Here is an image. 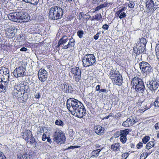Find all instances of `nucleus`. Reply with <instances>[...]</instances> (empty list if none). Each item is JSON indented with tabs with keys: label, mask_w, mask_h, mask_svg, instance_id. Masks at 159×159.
I'll return each mask as SVG.
<instances>
[{
	"label": "nucleus",
	"mask_w": 159,
	"mask_h": 159,
	"mask_svg": "<svg viewBox=\"0 0 159 159\" xmlns=\"http://www.w3.org/2000/svg\"><path fill=\"white\" fill-rule=\"evenodd\" d=\"M9 73V72L8 70H6L5 72H3V74L5 75L4 77L6 78V79H9V75L8 74Z\"/></svg>",
	"instance_id": "nucleus-47"
},
{
	"label": "nucleus",
	"mask_w": 159,
	"mask_h": 159,
	"mask_svg": "<svg viewBox=\"0 0 159 159\" xmlns=\"http://www.w3.org/2000/svg\"><path fill=\"white\" fill-rule=\"evenodd\" d=\"M79 67H76L75 68H73L72 69V71L73 73L74 74V75L75 76L79 75L77 74L78 72V70H79Z\"/></svg>",
	"instance_id": "nucleus-36"
},
{
	"label": "nucleus",
	"mask_w": 159,
	"mask_h": 159,
	"mask_svg": "<svg viewBox=\"0 0 159 159\" xmlns=\"http://www.w3.org/2000/svg\"><path fill=\"white\" fill-rule=\"evenodd\" d=\"M82 14H83V12H80V15L81 16V18H83V20H86V21L88 20L89 18L88 17H87V16L85 15H84L83 16H82Z\"/></svg>",
	"instance_id": "nucleus-44"
},
{
	"label": "nucleus",
	"mask_w": 159,
	"mask_h": 159,
	"mask_svg": "<svg viewBox=\"0 0 159 159\" xmlns=\"http://www.w3.org/2000/svg\"><path fill=\"white\" fill-rule=\"evenodd\" d=\"M101 9L102 8L100 5L96 7L94 12L98 11Z\"/></svg>",
	"instance_id": "nucleus-59"
},
{
	"label": "nucleus",
	"mask_w": 159,
	"mask_h": 159,
	"mask_svg": "<svg viewBox=\"0 0 159 159\" xmlns=\"http://www.w3.org/2000/svg\"><path fill=\"white\" fill-rule=\"evenodd\" d=\"M121 13V12L120 10L117 11V12L115 13L116 16H119V15Z\"/></svg>",
	"instance_id": "nucleus-62"
},
{
	"label": "nucleus",
	"mask_w": 159,
	"mask_h": 159,
	"mask_svg": "<svg viewBox=\"0 0 159 159\" xmlns=\"http://www.w3.org/2000/svg\"><path fill=\"white\" fill-rule=\"evenodd\" d=\"M143 52L146 53V51L142 50V49H138L136 47H134L133 50V54L135 57V60L137 62H139L142 60V56L141 54Z\"/></svg>",
	"instance_id": "nucleus-8"
},
{
	"label": "nucleus",
	"mask_w": 159,
	"mask_h": 159,
	"mask_svg": "<svg viewBox=\"0 0 159 159\" xmlns=\"http://www.w3.org/2000/svg\"><path fill=\"white\" fill-rule=\"evenodd\" d=\"M24 158L25 159H32V156L31 154H27V153H25L24 154Z\"/></svg>",
	"instance_id": "nucleus-40"
},
{
	"label": "nucleus",
	"mask_w": 159,
	"mask_h": 159,
	"mask_svg": "<svg viewBox=\"0 0 159 159\" xmlns=\"http://www.w3.org/2000/svg\"><path fill=\"white\" fill-rule=\"evenodd\" d=\"M129 154L128 152H125L121 155L122 159H126L129 156Z\"/></svg>",
	"instance_id": "nucleus-43"
},
{
	"label": "nucleus",
	"mask_w": 159,
	"mask_h": 159,
	"mask_svg": "<svg viewBox=\"0 0 159 159\" xmlns=\"http://www.w3.org/2000/svg\"><path fill=\"white\" fill-rule=\"evenodd\" d=\"M71 106L74 110H78V107H79V105L78 104V102L75 100H71Z\"/></svg>",
	"instance_id": "nucleus-30"
},
{
	"label": "nucleus",
	"mask_w": 159,
	"mask_h": 159,
	"mask_svg": "<svg viewBox=\"0 0 159 159\" xmlns=\"http://www.w3.org/2000/svg\"><path fill=\"white\" fill-rule=\"evenodd\" d=\"M139 66L141 73L145 76L149 75L153 71L152 67L147 62L142 61L139 63Z\"/></svg>",
	"instance_id": "nucleus-3"
},
{
	"label": "nucleus",
	"mask_w": 159,
	"mask_h": 159,
	"mask_svg": "<svg viewBox=\"0 0 159 159\" xmlns=\"http://www.w3.org/2000/svg\"><path fill=\"white\" fill-rule=\"evenodd\" d=\"M16 31V30L15 27H11L7 29L5 33L10 36H14Z\"/></svg>",
	"instance_id": "nucleus-19"
},
{
	"label": "nucleus",
	"mask_w": 159,
	"mask_h": 159,
	"mask_svg": "<svg viewBox=\"0 0 159 159\" xmlns=\"http://www.w3.org/2000/svg\"><path fill=\"white\" fill-rule=\"evenodd\" d=\"M17 157L18 159H25L24 155H22L21 154H20L19 155H18L17 156Z\"/></svg>",
	"instance_id": "nucleus-54"
},
{
	"label": "nucleus",
	"mask_w": 159,
	"mask_h": 159,
	"mask_svg": "<svg viewBox=\"0 0 159 159\" xmlns=\"http://www.w3.org/2000/svg\"><path fill=\"white\" fill-rule=\"evenodd\" d=\"M120 147L119 143H115L111 145V148L112 151L116 152L120 150Z\"/></svg>",
	"instance_id": "nucleus-22"
},
{
	"label": "nucleus",
	"mask_w": 159,
	"mask_h": 159,
	"mask_svg": "<svg viewBox=\"0 0 159 159\" xmlns=\"http://www.w3.org/2000/svg\"><path fill=\"white\" fill-rule=\"evenodd\" d=\"M69 40L68 37L66 36H64L59 41V44L63 45L62 46V49L64 46L66 45L65 44L69 41Z\"/></svg>",
	"instance_id": "nucleus-23"
},
{
	"label": "nucleus",
	"mask_w": 159,
	"mask_h": 159,
	"mask_svg": "<svg viewBox=\"0 0 159 159\" xmlns=\"http://www.w3.org/2000/svg\"><path fill=\"white\" fill-rule=\"evenodd\" d=\"M23 1L31 4L37 5L39 2V0H23Z\"/></svg>",
	"instance_id": "nucleus-31"
},
{
	"label": "nucleus",
	"mask_w": 159,
	"mask_h": 159,
	"mask_svg": "<svg viewBox=\"0 0 159 159\" xmlns=\"http://www.w3.org/2000/svg\"><path fill=\"white\" fill-rule=\"evenodd\" d=\"M122 76L120 74L111 80L113 84H114L120 86L123 83V79Z\"/></svg>",
	"instance_id": "nucleus-14"
},
{
	"label": "nucleus",
	"mask_w": 159,
	"mask_h": 159,
	"mask_svg": "<svg viewBox=\"0 0 159 159\" xmlns=\"http://www.w3.org/2000/svg\"><path fill=\"white\" fill-rule=\"evenodd\" d=\"M22 135L23 136V138L26 141L29 142V139L32 136L31 132L30 130H26L24 132L22 133Z\"/></svg>",
	"instance_id": "nucleus-16"
},
{
	"label": "nucleus",
	"mask_w": 159,
	"mask_h": 159,
	"mask_svg": "<svg viewBox=\"0 0 159 159\" xmlns=\"http://www.w3.org/2000/svg\"><path fill=\"white\" fill-rule=\"evenodd\" d=\"M102 16L101 13L97 14L95 15L92 16V18L90 19V20L92 21L97 20V21H100L102 20Z\"/></svg>",
	"instance_id": "nucleus-26"
},
{
	"label": "nucleus",
	"mask_w": 159,
	"mask_h": 159,
	"mask_svg": "<svg viewBox=\"0 0 159 159\" xmlns=\"http://www.w3.org/2000/svg\"><path fill=\"white\" fill-rule=\"evenodd\" d=\"M26 62H23L21 66L16 68L13 72V74L16 77L24 76L26 75L25 68Z\"/></svg>",
	"instance_id": "nucleus-5"
},
{
	"label": "nucleus",
	"mask_w": 159,
	"mask_h": 159,
	"mask_svg": "<svg viewBox=\"0 0 159 159\" xmlns=\"http://www.w3.org/2000/svg\"><path fill=\"white\" fill-rule=\"evenodd\" d=\"M147 44V41L146 39L143 37L139 39V41L138 43L137 48L138 49H142V50L145 51L146 46Z\"/></svg>",
	"instance_id": "nucleus-12"
},
{
	"label": "nucleus",
	"mask_w": 159,
	"mask_h": 159,
	"mask_svg": "<svg viewBox=\"0 0 159 159\" xmlns=\"http://www.w3.org/2000/svg\"><path fill=\"white\" fill-rule=\"evenodd\" d=\"M82 107L81 106L80 107V109H82V110L81 111V114H82V116H81L80 115V118L83 117L85 116L86 113V110L85 109L83 108H81Z\"/></svg>",
	"instance_id": "nucleus-39"
},
{
	"label": "nucleus",
	"mask_w": 159,
	"mask_h": 159,
	"mask_svg": "<svg viewBox=\"0 0 159 159\" xmlns=\"http://www.w3.org/2000/svg\"><path fill=\"white\" fill-rule=\"evenodd\" d=\"M150 137L149 136H145L142 139V141L144 144H146L149 140Z\"/></svg>",
	"instance_id": "nucleus-33"
},
{
	"label": "nucleus",
	"mask_w": 159,
	"mask_h": 159,
	"mask_svg": "<svg viewBox=\"0 0 159 159\" xmlns=\"http://www.w3.org/2000/svg\"><path fill=\"white\" fill-rule=\"evenodd\" d=\"M120 130L119 131H117L116 132V134H115V136H116V137H118L119 136H120V137L121 136V134H120Z\"/></svg>",
	"instance_id": "nucleus-56"
},
{
	"label": "nucleus",
	"mask_w": 159,
	"mask_h": 159,
	"mask_svg": "<svg viewBox=\"0 0 159 159\" xmlns=\"http://www.w3.org/2000/svg\"><path fill=\"white\" fill-rule=\"evenodd\" d=\"M3 76V78H1V84H0V88L2 89H4V91H6L8 88V82L7 81L8 79H5Z\"/></svg>",
	"instance_id": "nucleus-17"
},
{
	"label": "nucleus",
	"mask_w": 159,
	"mask_h": 159,
	"mask_svg": "<svg viewBox=\"0 0 159 159\" xmlns=\"http://www.w3.org/2000/svg\"><path fill=\"white\" fill-rule=\"evenodd\" d=\"M75 112L74 114V116L76 117L77 118H79L80 116V109L78 108V110H75Z\"/></svg>",
	"instance_id": "nucleus-42"
},
{
	"label": "nucleus",
	"mask_w": 159,
	"mask_h": 159,
	"mask_svg": "<svg viewBox=\"0 0 159 159\" xmlns=\"http://www.w3.org/2000/svg\"><path fill=\"white\" fill-rule=\"evenodd\" d=\"M29 142L31 144H33L34 143V146L36 147V142L35 140V139L32 136L30 139H29Z\"/></svg>",
	"instance_id": "nucleus-38"
},
{
	"label": "nucleus",
	"mask_w": 159,
	"mask_h": 159,
	"mask_svg": "<svg viewBox=\"0 0 159 159\" xmlns=\"http://www.w3.org/2000/svg\"><path fill=\"white\" fill-rule=\"evenodd\" d=\"M100 85H97L96 87V90L97 91H100Z\"/></svg>",
	"instance_id": "nucleus-63"
},
{
	"label": "nucleus",
	"mask_w": 159,
	"mask_h": 159,
	"mask_svg": "<svg viewBox=\"0 0 159 159\" xmlns=\"http://www.w3.org/2000/svg\"><path fill=\"white\" fill-rule=\"evenodd\" d=\"M153 105L155 107H159V96L156 98L153 102Z\"/></svg>",
	"instance_id": "nucleus-34"
},
{
	"label": "nucleus",
	"mask_w": 159,
	"mask_h": 159,
	"mask_svg": "<svg viewBox=\"0 0 159 159\" xmlns=\"http://www.w3.org/2000/svg\"><path fill=\"white\" fill-rule=\"evenodd\" d=\"M54 141L60 144L64 143L65 141V137L64 134L60 130L56 131L53 136Z\"/></svg>",
	"instance_id": "nucleus-6"
},
{
	"label": "nucleus",
	"mask_w": 159,
	"mask_h": 159,
	"mask_svg": "<svg viewBox=\"0 0 159 159\" xmlns=\"http://www.w3.org/2000/svg\"><path fill=\"white\" fill-rule=\"evenodd\" d=\"M0 159H6V158L2 152L0 151Z\"/></svg>",
	"instance_id": "nucleus-52"
},
{
	"label": "nucleus",
	"mask_w": 159,
	"mask_h": 159,
	"mask_svg": "<svg viewBox=\"0 0 159 159\" xmlns=\"http://www.w3.org/2000/svg\"><path fill=\"white\" fill-rule=\"evenodd\" d=\"M93 129L95 132L98 135H102L105 133V129L101 125H95Z\"/></svg>",
	"instance_id": "nucleus-11"
},
{
	"label": "nucleus",
	"mask_w": 159,
	"mask_h": 159,
	"mask_svg": "<svg viewBox=\"0 0 159 159\" xmlns=\"http://www.w3.org/2000/svg\"><path fill=\"white\" fill-rule=\"evenodd\" d=\"M140 159H146V157L144 153H142L140 156Z\"/></svg>",
	"instance_id": "nucleus-60"
},
{
	"label": "nucleus",
	"mask_w": 159,
	"mask_h": 159,
	"mask_svg": "<svg viewBox=\"0 0 159 159\" xmlns=\"http://www.w3.org/2000/svg\"><path fill=\"white\" fill-rule=\"evenodd\" d=\"M101 34V32L99 31L94 36L93 39L95 40H97L98 39L99 37V35Z\"/></svg>",
	"instance_id": "nucleus-49"
},
{
	"label": "nucleus",
	"mask_w": 159,
	"mask_h": 159,
	"mask_svg": "<svg viewBox=\"0 0 159 159\" xmlns=\"http://www.w3.org/2000/svg\"><path fill=\"white\" fill-rule=\"evenodd\" d=\"M143 143L141 142H139L136 145V147L138 149H140L143 147Z\"/></svg>",
	"instance_id": "nucleus-45"
},
{
	"label": "nucleus",
	"mask_w": 159,
	"mask_h": 159,
	"mask_svg": "<svg viewBox=\"0 0 159 159\" xmlns=\"http://www.w3.org/2000/svg\"><path fill=\"white\" fill-rule=\"evenodd\" d=\"M129 2L130 3L129 4H128L129 7L131 8H133L134 6V2L133 1H130Z\"/></svg>",
	"instance_id": "nucleus-48"
},
{
	"label": "nucleus",
	"mask_w": 159,
	"mask_h": 159,
	"mask_svg": "<svg viewBox=\"0 0 159 159\" xmlns=\"http://www.w3.org/2000/svg\"><path fill=\"white\" fill-rule=\"evenodd\" d=\"M133 123L131 119L128 118L126 121H124L122 123V125L125 127H128L132 126Z\"/></svg>",
	"instance_id": "nucleus-24"
},
{
	"label": "nucleus",
	"mask_w": 159,
	"mask_h": 159,
	"mask_svg": "<svg viewBox=\"0 0 159 159\" xmlns=\"http://www.w3.org/2000/svg\"><path fill=\"white\" fill-rule=\"evenodd\" d=\"M48 16L50 19L56 20L60 19L62 16L63 11L58 6H53L49 9Z\"/></svg>",
	"instance_id": "nucleus-1"
},
{
	"label": "nucleus",
	"mask_w": 159,
	"mask_h": 159,
	"mask_svg": "<svg viewBox=\"0 0 159 159\" xmlns=\"http://www.w3.org/2000/svg\"><path fill=\"white\" fill-rule=\"evenodd\" d=\"M18 16H19V20H20V22L21 21V22H27L28 20L29 16L26 12L19 10H18Z\"/></svg>",
	"instance_id": "nucleus-10"
},
{
	"label": "nucleus",
	"mask_w": 159,
	"mask_h": 159,
	"mask_svg": "<svg viewBox=\"0 0 159 159\" xmlns=\"http://www.w3.org/2000/svg\"><path fill=\"white\" fill-rule=\"evenodd\" d=\"M155 51L156 56L159 61V44H157L155 48Z\"/></svg>",
	"instance_id": "nucleus-32"
},
{
	"label": "nucleus",
	"mask_w": 159,
	"mask_h": 159,
	"mask_svg": "<svg viewBox=\"0 0 159 159\" xmlns=\"http://www.w3.org/2000/svg\"><path fill=\"white\" fill-rule=\"evenodd\" d=\"M119 74H120L118 71L113 69L111 70L110 71L108 76L110 79L112 80Z\"/></svg>",
	"instance_id": "nucleus-18"
},
{
	"label": "nucleus",
	"mask_w": 159,
	"mask_h": 159,
	"mask_svg": "<svg viewBox=\"0 0 159 159\" xmlns=\"http://www.w3.org/2000/svg\"><path fill=\"white\" fill-rule=\"evenodd\" d=\"M126 16V15L125 12H122L119 16V18L120 19H121L125 18Z\"/></svg>",
	"instance_id": "nucleus-46"
},
{
	"label": "nucleus",
	"mask_w": 159,
	"mask_h": 159,
	"mask_svg": "<svg viewBox=\"0 0 159 159\" xmlns=\"http://www.w3.org/2000/svg\"><path fill=\"white\" fill-rule=\"evenodd\" d=\"M120 141L123 143H125L127 140V137L120 136Z\"/></svg>",
	"instance_id": "nucleus-37"
},
{
	"label": "nucleus",
	"mask_w": 159,
	"mask_h": 159,
	"mask_svg": "<svg viewBox=\"0 0 159 159\" xmlns=\"http://www.w3.org/2000/svg\"><path fill=\"white\" fill-rule=\"evenodd\" d=\"M102 150V149H99L93 150L91 152V157H97L99 156V153Z\"/></svg>",
	"instance_id": "nucleus-28"
},
{
	"label": "nucleus",
	"mask_w": 159,
	"mask_h": 159,
	"mask_svg": "<svg viewBox=\"0 0 159 159\" xmlns=\"http://www.w3.org/2000/svg\"><path fill=\"white\" fill-rule=\"evenodd\" d=\"M55 124L57 125L61 126H63L64 125L63 122L62 120H56Z\"/></svg>",
	"instance_id": "nucleus-35"
},
{
	"label": "nucleus",
	"mask_w": 159,
	"mask_h": 159,
	"mask_svg": "<svg viewBox=\"0 0 159 159\" xmlns=\"http://www.w3.org/2000/svg\"><path fill=\"white\" fill-rule=\"evenodd\" d=\"M82 61L83 66L89 67L93 65L95 62V57L93 54H87L83 58Z\"/></svg>",
	"instance_id": "nucleus-4"
},
{
	"label": "nucleus",
	"mask_w": 159,
	"mask_h": 159,
	"mask_svg": "<svg viewBox=\"0 0 159 159\" xmlns=\"http://www.w3.org/2000/svg\"><path fill=\"white\" fill-rule=\"evenodd\" d=\"M131 129H127L124 130H120L121 136L127 137L128 134L129 132H131Z\"/></svg>",
	"instance_id": "nucleus-25"
},
{
	"label": "nucleus",
	"mask_w": 159,
	"mask_h": 159,
	"mask_svg": "<svg viewBox=\"0 0 159 159\" xmlns=\"http://www.w3.org/2000/svg\"><path fill=\"white\" fill-rule=\"evenodd\" d=\"M79 75L75 76V81L78 84L79 83V82L80 79L79 78Z\"/></svg>",
	"instance_id": "nucleus-55"
},
{
	"label": "nucleus",
	"mask_w": 159,
	"mask_h": 159,
	"mask_svg": "<svg viewBox=\"0 0 159 159\" xmlns=\"http://www.w3.org/2000/svg\"><path fill=\"white\" fill-rule=\"evenodd\" d=\"M61 87L62 91L66 93H71L72 92L73 89L72 87L70 85L66 83H64L63 84H61Z\"/></svg>",
	"instance_id": "nucleus-15"
},
{
	"label": "nucleus",
	"mask_w": 159,
	"mask_h": 159,
	"mask_svg": "<svg viewBox=\"0 0 159 159\" xmlns=\"http://www.w3.org/2000/svg\"><path fill=\"white\" fill-rule=\"evenodd\" d=\"M18 13V10L15 12L11 13L7 15L8 18L12 21L20 22Z\"/></svg>",
	"instance_id": "nucleus-13"
},
{
	"label": "nucleus",
	"mask_w": 159,
	"mask_h": 159,
	"mask_svg": "<svg viewBox=\"0 0 159 159\" xmlns=\"http://www.w3.org/2000/svg\"><path fill=\"white\" fill-rule=\"evenodd\" d=\"M152 140L149 142L146 146V148L147 149L149 150L152 148L154 147L155 145V143L154 139Z\"/></svg>",
	"instance_id": "nucleus-27"
},
{
	"label": "nucleus",
	"mask_w": 159,
	"mask_h": 159,
	"mask_svg": "<svg viewBox=\"0 0 159 159\" xmlns=\"http://www.w3.org/2000/svg\"><path fill=\"white\" fill-rule=\"evenodd\" d=\"M102 28L105 30H107L109 28V25L105 24L103 25Z\"/></svg>",
	"instance_id": "nucleus-51"
},
{
	"label": "nucleus",
	"mask_w": 159,
	"mask_h": 159,
	"mask_svg": "<svg viewBox=\"0 0 159 159\" xmlns=\"http://www.w3.org/2000/svg\"><path fill=\"white\" fill-rule=\"evenodd\" d=\"M79 147L78 146H71L70 147H68L67 148V149H73L75 148H78Z\"/></svg>",
	"instance_id": "nucleus-61"
},
{
	"label": "nucleus",
	"mask_w": 159,
	"mask_h": 159,
	"mask_svg": "<svg viewBox=\"0 0 159 159\" xmlns=\"http://www.w3.org/2000/svg\"><path fill=\"white\" fill-rule=\"evenodd\" d=\"M147 86L151 91L156 90L159 85V81L157 79L149 80L146 83Z\"/></svg>",
	"instance_id": "nucleus-7"
},
{
	"label": "nucleus",
	"mask_w": 159,
	"mask_h": 159,
	"mask_svg": "<svg viewBox=\"0 0 159 159\" xmlns=\"http://www.w3.org/2000/svg\"><path fill=\"white\" fill-rule=\"evenodd\" d=\"M46 135L45 134H43L42 137V139L43 141H44L47 138Z\"/></svg>",
	"instance_id": "nucleus-64"
},
{
	"label": "nucleus",
	"mask_w": 159,
	"mask_h": 159,
	"mask_svg": "<svg viewBox=\"0 0 159 159\" xmlns=\"http://www.w3.org/2000/svg\"><path fill=\"white\" fill-rule=\"evenodd\" d=\"M23 90H18L17 89H14L12 92V95L13 97L20 98L22 96L24 93H23Z\"/></svg>",
	"instance_id": "nucleus-20"
},
{
	"label": "nucleus",
	"mask_w": 159,
	"mask_h": 159,
	"mask_svg": "<svg viewBox=\"0 0 159 159\" xmlns=\"http://www.w3.org/2000/svg\"><path fill=\"white\" fill-rule=\"evenodd\" d=\"M154 127L156 130H158L159 129V124L158 123H157L155 124Z\"/></svg>",
	"instance_id": "nucleus-58"
},
{
	"label": "nucleus",
	"mask_w": 159,
	"mask_h": 159,
	"mask_svg": "<svg viewBox=\"0 0 159 159\" xmlns=\"http://www.w3.org/2000/svg\"><path fill=\"white\" fill-rule=\"evenodd\" d=\"M108 91L106 89H100L99 92L105 93H107Z\"/></svg>",
	"instance_id": "nucleus-57"
},
{
	"label": "nucleus",
	"mask_w": 159,
	"mask_h": 159,
	"mask_svg": "<svg viewBox=\"0 0 159 159\" xmlns=\"http://www.w3.org/2000/svg\"><path fill=\"white\" fill-rule=\"evenodd\" d=\"M69 42L67 45L64 46L63 47V49H66L68 48L73 47L75 45V40L72 38L69 39Z\"/></svg>",
	"instance_id": "nucleus-21"
},
{
	"label": "nucleus",
	"mask_w": 159,
	"mask_h": 159,
	"mask_svg": "<svg viewBox=\"0 0 159 159\" xmlns=\"http://www.w3.org/2000/svg\"><path fill=\"white\" fill-rule=\"evenodd\" d=\"M108 3L105 2L104 4H100V6L101 8L104 7H106L108 5Z\"/></svg>",
	"instance_id": "nucleus-53"
},
{
	"label": "nucleus",
	"mask_w": 159,
	"mask_h": 159,
	"mask_svg": "<svg viewBox=\"0 0 159 159\" xmlns=\"http://www.w3.org/2000/svg\"><path fill=\"white\" fill-rule=\"evenodd\" d=\"M131 85L133 88L138 93H143L145 89L142 79L137 76L135 77L132 79Z\"/></svg>",
	"instance_id": "nucleus-2"
},
{
	"label": "nucleus",
	"mask_w": 159,
	"mask_h": 159,
	"mask_svg": "<svg viewBox=\"0 0 159 159\" xmlns=\"http://www.w3.org/2000/svg\"><path fill=\"white\" fill-rule=\"evenodd\" d=\"M71 99H69L67 101V107L68 110H70V108L72 106H71Z\"/></svg>",
	"instance_id": "nucleus-41"
},
{
	"label": "nucleus",
	"mask_w": 159,
	"mask_h": 159,
	"mask_svg": "<svg viewBox=\"0 0 159 159\" xmlns=\"http://www.w3.org/2000/svg\"><path fill=\"white\" fill-rule=\"evenodd\" d=\"M121 116V114L120 112H118L116 114L115 116L116 119H119L120 118Z\"/></svg>",
	"instance_id": "nucleus-50"
},
{
	"label": "nucleus",
	"mask_w": 159,
	"mask_h": 159,
	"mask_svg": "<svg viewBox=\"0 0 159 159\" xmlns=\"http://www.w3.org/2000/svg\"><path fill=\"white\" fill-rule=\"evenodd\" d=\"M154 6L153 0H148L146 3V7L149 9L153 8Z\"/></svg>",
	"instance_id": "nucleus-29"
},
{
	"label": "nucleus",
	"mask_w": 159,
	"mask_h": 159,
	"mask_svg": "<svg viewBox=\"0 0 159 159\" xmlns=\"http://www.w3.org/2000/svg\"><path fill=\"white\" fill-rule=\"evenodd\" d=\"M48 76L47 71L44 69H41L38 72V77L39 80L42 82L45 81Z\"/></svg>",
	"instance_id": "nucleus-9"
}]
</instances>
